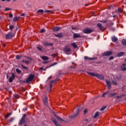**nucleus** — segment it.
Listing matches in <instances>:
<instances>
[{
  "label": "nucleus",
  "instance_id": "obj_1",
  "mask_svg": "<svg viewBox=\"0 0 126 126\" xmlns=\"http://www.w3.org/2000/svg\"><path fill=\"white\" fill-rule=\"evenodd\" d=\"M88 73V74H89V75H91L92 76H95V77H97V78H99L101 80H103V79H104V75L103 74H99L98 73H95L94 72H89Z\"/></svg>",
  "mask_w": 126,
  "mask_h": 126
},
{
  "label": "nucleus",
  "instance_id": "obj_2",
  "mask_svg": "<svg viewBox=\"0 0 126 126\" xmlns=\"http://www.w3.org/2000/svg\"><path fill=\"white\" fill-rule=\"evenodd\" d=\"M80 111H81V108L80 107V106H77V109L76 112V113L73 115L69 116V119H74V118H76V117H77Z\"/></svg>",
  "mask_w": 126,
  "mask_h": 126
},
{
  "label": "nucleus",
  "instance_id": "obj_3",
  "mask_svg": "<svg viewBox=\"0 0 126 126\" xmlns=\"http://www.w3.org/2000/svg\"><path fill=\"white\" fill-rule=\"evenodd\" d=\"M83 32L85 34H90V33L93 32V31L91 29H85L83 30Z\"/></svg>",
  "mask_w": 126,
  "mask_h": 126
},
{
  "label": "nucleus",
  "instance_id": "obj_4",
  "mask_svg": "<svg viewBox=\"0 0 126 126\" xmlns=\"http://www.w3.org/2000/svg\"><path fill=\"white\" fill-rule=\"evenodd\" d=\"M34 75L30 74L29 76V77L27 79L26 82L28 83L31 81H32V80H33V78H34Z\"/></svg>",
  "mask_w": 126,
  "mask_h": 126
},
{
  "label": "nucleus",
  "instance_id": "obj_5",
  "mask_svg": "<svg viewBox=\"0 0 126 126\" xmlns=\"http://www.w3.org/2000/svg\"><path fill=\"white\" fill-rule=\"evenodd\" d=\"M14 36V34L12 32L8 33L6 35L5 38L6 39H11L12 37Z\"/></svg>",
  "mask_w": 126,
  "mask_h": 126
},
{
  "label": "nucleus",
  "instance_id": "obj_6",
  "mask_svg": "<svg viewBox=\"0 0 126 126\" xmlns=\"http://www.w3.org/2000/svg\"><path fill=\"white\" fill-rule=\"evenodd\" d=\"M112 53L111 51H106L104 52L102 56L103 57H109V56H111L112 55Z\"/></svg>",
  "mask_w": 126,
  "mask_h": 126
},
{
  "label": "nucleus",
  "instance_id": "obj_7",
  "mask_svg": "<svg viewBox=\"0 0 126 126\" xmlns=\"http://www.w3.org/2000/svg\"><path fill=\"white\" fill-rule=\"evenodd\" d=\"M11 77H9V82H10V83H11V82H12L13 81V79H14V78H15V75L14 74V73H11Z\"/></svg>",
  "mask_w": 126,
  "mask_h": 126
},
{
  "label": "nucleus",
  "instance_id": "obj_8",
  "mask_svg": "<svg viewBox=\"0 0 126 126\" xmlns=\"http://www.w3.org/2000/svg\"><path fill=\"white\" fill-rule=\"evenodd\" d=\"M43 103L46 107H48L49 105L48 104V97L45 96L43 99Z\"/></svg>",
  "mask_w": 126,
  "mask_h": 126
},
{
  "label": "nucleus",
  "instance_id": "obj_9",
  "mask_svg": "<svg viewBox=\"0 0 126 126\" xmlns=\"http://www.w3.org/2000/svg\"><path fill=\"white\" fill-rule=\"evenodd\" d=\"M52 121L53 122L54 125H55V126H61V124H60L59 123H58V122H57V120H56V119H55V118L52 117L51 118Z\"/></svg>",
  "mask_w": 126,
  "mask_h": 126
},
{
  "label": "nucleus",
  "instance_id": "obj_10",
  "mask_svg": "<svg viewBox=\"0 0 126 126\" xmlns=\"http://www.w3.org/2000/svg\"><path fill=\"white\" fill-rule=\"evenodd\" d=\"M84 60H85L86 61H87V60H89V61H95L97 60V58L96 57L89 58L87 56H85Z\"/></svg>",
  "mask_w": 126,
  "mask_h": 126
},
{
  "label": "nucleus",
  "instance_id": "obj_11",
  "mask_svg": "<svg viewBox=\"0 0 126 126\" xmlns=\"http://www.w3.org/2000/svg\"><path fill=\"white\" fill-rule=\"evenodd\" d=\"M105 83H106L108 89H111V88H112V86H111V82H110L108 79L105 80Z\"/></svg>",
  "mask_w": 126,
  "mask_h": 126
},
{
  "label": "nucleus",
  "instance_id": "obj_12",
  "mask_svg": "<svg viewBox=\"0 0 126 126\" xmlns=\"http://www.w3.org/2000/svg\"><path fill=\"white\" fill-rule=\"evenodd\" d=\"M43 45H44L45 47H50L53 46L54 44L52 43H50L48 42H45L43 43Z\"/></svg>",
  "mask_w": 126,
  "mask_h": 126
},
{
  "label": "nucleus",
  "instance_id": "obj_13",
  "mask_svg": "<svg viewBox=\"0 0 126 126\" xmlns=\"http://www.w3.org/2000/svg\"><path fill=\"white\" fill-rule=\"evenodd\" d=\"M118 95V93H111L108 95L109 98H112V97H114V96H116Z\"/></svg>",
  "mask_w": 126,
  "mask_h": 126
},
{
  "label": "nucleus",
  "instance_id": "obj_14",
  "mask_svg": "<svg viewBox=\"0 0 126 126\" xmlns=\"http://www.w3.org/2000/svg\"><path fill=\"white\" fill-rule=\"evenodd\" d=\"M73 38L74 39H76L77 38H81V36L79 33H74Z\"/></svg>",
  "mask_w": 126,
  "mask_h": 126
},
{
  "label": "nucleus",
  "instance_id": "obj_15",
  "mask_svg": "<svg viewBox=\"0 0 126 126\" xmlns=\"http://www.w3.org/2000/svg\"><path fill=\"white\" fill-rule=\"evenodd\" d=\"M64 52L65 53H67L68 52H70V47L68 46H65L64 49H63Z\"/></svg>",
  "mask_w": 126,
  "mask_h": 126
},
{
  "label": "nucleus",
  "instance_id": "obj_16",
  "mask_svg": "<svg viewBox=\"0 0 126 126\" xmlns=\"http://www.w3.org/2000/svg\"><path fill=\"white\" fill-rule=\"evenodd\" d=\"M55 36L57 38H63V33L60 32L57 34H55Z\"/></svg>",
  "mask_w": 126,
  "mask_h": 126
},
{
  "label": "nucleus",
  "instance_id": "obj_17",
  "mask_svg": "<svg viewBox=\"0 0 126 126\" xmlns=\"http://www.w3.org/2000/svg\"><path fill=\"white\" fill-rule=\"evenodd\" d=\"M58 81V80H55L54 81H51L50 82V91L52 90V88H53V86L52 85V83H56Z\"/></svg>",
  "mask_w": 126,
  "mask_h": 126
},
{
  "label": "nucleus",
  "instance_id": "obj_18",
  "mask_svg": "<svg viewBox=\"0 0 126 126\" xmlns=\"http://www.w3.org/2000/svg\"><path fill=\"white\" fill-rule=\"evenodd\" d=\"M114 80L115 81H120V80H121V76H115L114 77Z\"/></svg>",
  "mask_w": 126,
  "mask_h": 126
},
{
  "label": "nucleus",
  "instance_id": "obj_19",
  "mask_svg": "<svg viewBox=\"0 0 126 126\" xmlns=\"http://www.w3.org/2000/svg\"><path fill=\"white\" fill-rule=\"evenodd\" d=\"M61 28V27H56L53 29V32H57V31H59V30H60Z\"/></svg>",
  "mask_w": 126,
  "mask_h": 126
},
{
  "label": "nucleus",
  "instance_id": "obj_20",
  "mask_svg": "<svg viewBox=\"0 0 126 126\" xmlns=\"http://www.w3.org/2000/svg\"><path fill=\"white\" fill-rule=\"evenodd\" d=\"M97 27H98V28H99L100 30H103V28H104L102 24L100 23L97 24Z\"/></svg>",
  "mask_w": 126,
  "mask_h": 126
},
{
  "label": "nucleus",
  "instance_id": "obj_21",
  "mask_svg": "<svg viewBox=\"0 0 126 126\" xmlns=\"http://www.w3.org/2000/svg\"><path fill=\"white\" fill-rule=\"evenodd\" d=\"M126 66V63H124L122 65V66H121V68L122 70H123L124 71H125V70H126V67H125Z\"/></svg>",
  "mask_w": 126,
  "mask_h": 126
},
{
  "label": "nucleus",
  "instance_id": "obj_22",
  "mask_svg": "<svg viewBox=\"0 0 126 126\" xmlns=\"http://www.w3.org/2000/svg\"><path fill=\"white\" fill-rule=\"evenodd\" d=\"M25 122H26V120L21 119L19 123V125H23V124H25Z\"/></svg>",
  "mask_w": 126,
  "mask_h": 126
},
{
  "label": "nucleus",
  "instance_id": "obj_23",
  "mask_svg": "<svg viewBox=\"0 0 126 126\" xmlns=\"http://www.w3.org/2000/svg\"><path fill=\"white\" fill-rule=\"evenodd\" d=\"M54 116L58 121H61L62 122H63V119H62V118H61L60 117L57 116L56 114H54Z\"/></svg>",
  "mask_w": 126,
  "mask_h": 126
},
{
  "label": "nucleus",
  "instance_id": "obj_24",
  "mask_svg": "<svg viewBox=\"0 0 126 126\" xmlns=\"http://www.w3.org/2000/svg\"><path fill=\"white\" fill-rule=\"evenodd\" d=\"M125 55V52H119L118 54H117V57H122V56H124Z\"/></svg>",
  "mask_w": 126,
  "mask_h": 126
},
{
  "label": "nucleus",
  "instance_id": "obj_25",
  "mask_svg": "<svg viewBox=\"0 0 126 126\" xmlns=\"http://www.w3.org/2000/svg\"><path fill=\"white\" fill-rule=\"evenodd\" d=\"M41 59L43 61H48V60H49V57L47 56H42Z\"/></svg>",
  "mask_w": 126,
  "mask_h": 126
},
{
  "label": "nucleus",
  "instance_id": "obj_26",
  "mask_svg": "<svg viewBox=\"0 0 126 126\" xmlns=\"http://www.w3.org/2000/svg\"><path fill=\"white\" fill-rule=\"evenodd\" d=\"M116 12H117V13H122V12H123V10L120 8H118V9L116 10Z\"/></svg>",
  "mask_w": 126,
  "mask_h": 126
},
{
  "label": "nucleus",
  "instance_id": "obj_27",
  "mask_svg": "<svg viewBox=\"0 0 126 126\" xmlns=\"http://www.w3.org/2000/svg\"><path fill=\"white\" fill-rule=\"evenodd\" d=\"M112 42H116V41H118V38L116 36L112 37Z\"/></svg>",
  "mask_w": 126,
  "mask_h": 126
},
{
  "label": "nucleus",
  "instance_id": "obj_28",
  "mask_svg": "<svg viewBox=\"0 0 126 126\" xmlns=\"http://www.w3.org/2000/svg\"><path fill=\"white\" fill-rule=\"evenodd\" d=\"M109 93H110V91H106V92L103 94L102 97H103L104 98H105V95H107V94H109Z\"/></svg>",
  "mask_w": 126,
  "mask_h": 126
},
{
  "label": "nucleus",
  "instance_id": "obj_29",
  "mask_svg": "<svg viewBox=\"0 0 126 126\" xmlns=\"http://www.w3.org/2000/svg\"><path fill=\"white\" fill-rule=\"evenodd\" d=\"M109 93H110V91H106V92L103 94L102 97H103L104 98H105V95H107V94H109Z\"/></svg>",
  "mask_w": 126,
  "mask_h": 126
},
{
  "label": "nucleus",
  "instance_id": "obj_30",
  "mask_svg": "<svg viewBox=\"0 0 126 126\" xmlns=\"http://www.w3.org/2000/svg\"><path fill=\"white\" fill-rule=\"evenodd\" d=\"M99 116V112H96L94 116V119H96Z\"/></svg>",
  "mask_w": 126,
  "mask_h": 126
},
{
  "label": "nucleus",
  "instance_id": "obj_31",
  "mask_svg": "<svg viewBox=\"0 0 126 126\" xmlns=\"http://www.w3.org/2000/svg\"><path fill=\"white\" fill-rule=\"evenodd\" d=\"M71 45L72 46L74 49H76V48H77V45L74 42L71 43Z\"/></svg>",
  "mask_w": 126,
  "mask_h": 126
},
{
  "label": "nucleus",
  "instance_id": "obj_32",
  "mask_svg": "<svg viewBox=\"0 0 126 126\" xmlns=\"http://www.w3.org/2000/svg\"><path fill=\"white\" fill-rule=\"evenodd\" d=\"M37 50H38V51H39V52H43V47H36Z\"/></svg>",
  "mask_w": 126,
  "mask_h": 126
},
{
  "label": "nucleus",
  "instance_id": "obj_33",
  "mask_svg": "<svg viewBox=\"0 0 126 126\" xmlns=\"http://www.w3.org/2000/svg\"><path fill=\"white\" fill-rule=\"evenodd\" d=\"M16 72H17V73H19V74L22 73V72L21 70H20L18 68L16 69Z\"/></svg>",
  "mask_w": 126,
  "mask_h": 126
},
{
  "label": "nucleus",
  "instance_id": "obj_34",
  "mask_svg": "<svg viewBox=\"0 0 126 126\" xmlns=\"http://www.w3.org/2000/svg\"><path fill=\"white\" fill-rule=\"evenodd\" d=\"M122 43L123 45H124V46H126V39H123L122 40Z\"/></svg>",
  "mask_w": 126,
  "mask_h": 126
},
{
  "label": "nucleus",
  "instance_id": "obj_35",
  "mask_svg": "<svg viewBox=\"0 0 126 126\" xmlns=\"http://www.w3.org/2000/svg\"><path fill=\"white\" fill-rule=\"evenodd\" d=\"M56 64H58V63H55L54 64L50 65L49 66H46V68H49V67H51V66H54V65H56Z\"/></svg>",
  "mask_w": 126,
  "mask_h": 126
},
{
  "label": "nucleus",
  "instance_id": "obj_36",
  "mask_svg": "<svg viewBox=\"0 0 126 126\" xmlns=\"http://www.w3.org/2000/svg\"><path fill=\"white\" fill-rule=\"evenodd\" d=\"M38 13H43L44 12V10L43 9H39L37 11Z\"/></svg>",
  "mask_w": 126,
  "mask_h": 126
},
{
  "label": "nucleus",
  "instance_id": "obj_37",
  "mask_svg": "<svg viewBox=\"0 0 126 126\" xmlns=\"http://www.w3.org/2000/svg\"><path fill=\"white\" fill-rule=\"evenodd\" d=\"M21 65L22 67H23V68H24V69H28V67H27L24 66V65H23V64L21 63Z\"/></svg>",
  "mask_w": 126,
  "mask_h": 126
},
{
  "label": "nucleus",
  "instance_id": "obj_38",
  "mask_svg": "<svg viewBox=\"0 0 126 126\" xmlns=\"http://www.w3.org/2000/svg\"><path fill=\"white\" fill-rule=\"evenodd\" d=\"M18 19H19V17H14L13 21H17V20H18Z\"/></svg>",
  "mask_w": 126,
  "mask_h": 126
},
{
  "label": "nucleus",
  "instance_id": "obj_39",
  "mask_svg": "<svg viewBox=\"0 0 126 126\" xmlns=\"http://www.w3.org/2000/svg\"><path fill=\"white\" fill-rule=\"evenodd\" d=\"M112 84H114V85H118V83L115 81H114V80H112Z\"/></svg>",
  "mask_w": 126,
  "mask_h": 126
},
{
  "label": "nucleus",
  "instance_id": "obj_40",
  "mask_svg": "<svg viewBox=\"0 0 126 126\" xmlns=\"http://www.w3.org/2000/svg\"><path fill=\"white\" fill-rule=\"evenodd\" d=\"M14 28V26H13L12 25H11L9 26V29L10 30H12Z\"/></svg>",
  "mask_w": 126,
  "mask_h": 126
},
{
  "label": "nucleus",
  "instance_id": "obj_41",
  "mask_svg": "<svg viewBox=\"0 0 126 126\" xmlns=\"http://www.w3.org/2000/svg\"><path fill=\"white\" fill-rule=\"evenodd\" d=\"M25 118H26V114H23V117H22L21 119L22 120H26Z\"/></svg>",
  "mask_w": 126,
  "mask_h": 126
},
{
  "label": "nucleus",
  "instance_id": "obj_42",
  "mask_svg": "<svg viewBox=\"0 0 126 126\" xmlns=\"http://www.w3.org/2000/svg\"><path fill=\"white\" fill-rule=\"evenodd\" d=\"M25 118H26V114H23V117H22L21 119L22 120H26Z\"/></svg>",
  "mask_w": 126,
  "mask_h": 126
},
{
  "label": "nucleus",
  "instance_id": "obj_43",
  "mask_svg": "<svg viewBox=\"0 0 126 126\" xmlns=\"http://www.w3.org/2000/svg\"><path fill=\"white\" fill-rule=\"evenodd\" d=\"M22 63H27V64H28V63H30V62H29V61H26L23 60L22 61Z\"/></svg>",
  "mask_w": 126,
  "mask_h": 126
},
{
  "label": "nucleus",
  "instance_id": "obj_44",
  "mask_svg": "<svg viewBox=\"0 0 126 126\" xmlns=\"http://www.w3.org/2000/svg\"><path fill=\"white\" fill-rule=\"evenodd\" d=\"M16 59H17V60H20V59H21V56L18 55L16 57Z\"/></svg>",
  "mask_w": 126,
  "mask_h": 126
},
{
  "label": "nucleus",
  "instance_id": "obj_45",
  "mask_svg": "<svg viewBox=\"0 0 126 126\" xmlns=\"http://www.w3.org/2000/svg\"><path fill=\"white\" fill-rule=\"evenodd\" d=\"M106 108H107V107H106V106H103V107H101L100 108V111H104V110H105V109H106Z\"/></svg>",
  "mask_w": 126,
  "mask_h": 126
},
{
  "label": "nucleus",
  "instance_id": "obj_46",
  "mask_svg": "<svg viewBox=\"0 0 126 126\" xmlns=\"http://www.w3.org/2000/svg\"><path fill=\"white\" fill-rule=\"evenodd\" d=\"M18 97V94H14L13 96L14 99H17Z\"/></svg>",
  "mask_w": 126,
  "mask_h": 126
},
{
  "label": "nucleus",
  "instance_id": "obj_47",
  "mask_svg": "<svg viewBox=\"0 0 126 126\" xmlns=\"http://www.w3.org/2000/svg\"><path fill=\"white\" fill-rule=\"evenodd\" d=\"M10 115H11V113H8V114H7L5 116V118H6V119H7V118H8V117L10 116Z\"/></svg>",
  "mask_w": 126,
  "mask_h": 126
},
{
  "label": "nucleus",
  "instance_id": "obj_48",
  "mask_svg": "<svg viewBox=\"0 0 126 126\" xmlns=\"http://www.w3.org/2000/svg\"><path fill=\"white\" fill-rule=\"evenodd\" d=\"M4 10V11H7L8 10H11V9L6 7Z\"/></svg>",
  "mask_w": 126,
  "mask_h": 126
},
{
  "label": "nucleus",
  "instance_id": "obj_49",
  "mask_svg": "<svg viewBox=\"0 0 126 126\" xmlns=\"http://www.w3.org/2000/svg\"><path fill=\"white\" fill-rule=\"evenodd\" d=\"M122 95H119L116 97V99H121L122 98Z\"/></svg>",
  "mask_w": 126,
  "mask_h": 126
},
{
  "label": "nucleus",
  "instance_id": "obj_50",
  "mask_svg": "<svg viewBox=\"0 0 126 126\" xmlns=\"http://www.w3.org/2000/svg\"><path fill=\"white\" fill-rule=\"evenodd\" d=\"M40 32L41 33H44V32H45V29H42L40 30Z\"/></svg>",
  "mask_w": 126,
  "mask_h": 126
},
{
  "label": "nucleus",
  "instance_id": "obj_51",
  "mask_svg": "<svg viewBox=\"0 0 126 126\" xmlns=\"http://www.w3.org/2000/svg\"><path fill=\"white\" fill-rule=\"evenodd\" d=\"M112 60H114V57L113 56H111L109 59V61H112Z\"/></svg>",
  "mask_w": 126,
  "mask_h": 126
},
{
  "label": "nucleus",
  "instance_id": "obj_52",
  "mask_svg": "<svg viewBox=\"0 0 126 126\" xmlns=\"http://www.w3.org/2000/svg\"><path fill=\"white\" fill-rule=\"evenodd\" d=\"M100 22H101V23H107V21L106 20L100 21Z\"/></svg>",
  "mask_w": 126,
  "mask_h": 126
},
{
  "label": "nucleus",
  "instance_id": "obj_53",
  "mask_svg": "<svg viewBox=\"0 0 126 126\" xmlns=\"http://www.w3.org/2000/svg\"><path fill=\"white\" fill-rule=\"evenodd\" d=\"M13 15H12V14L10 13L9 14V17H10V18L13 17Z\"/></svg>",
  "mask_w": 126,
  "mask_h": 126
},
{
  "label": "nucleus",
  "instance_id": "obj_54",
  "mask_svg": "<svg viewBox=\"0 0 126 126\" xmlns=\"http://www.w3.org/2000/svg\"><path fill=\"white\" fill-rule=\"evenodd\" d=\"M71 29H72V30H76V29H77V28H76L75 27H72Z\"/></svg>",
  "mask_w": 126,
  "mask_h": 126
},
{
  "label": "nucleus",
  "instance_id": "obj_55",
  "mask_svg": "<svg viewBox=\"0 0 126 126\" xmlns=\"http://www.w3.org/2000/svg\"><path fill=\"white\" fill-rule=\"evenodd\" d=\"M86 113H87V109H86L84 111V114H86Z\"/></svg>",
  "mask_w": 126,
  "mask_h": 126
},
{
  "label": "nucleus",
  "instance_id": "obj_56",
  "mask_svg": "<svg viewBox=\"0 0 126 126\" xmlns=\"http://www.w3.org/2000/svg\"><path fill=\"white\" fill-rule=\"evenodd\" d=\"M48 62L47 61H44L43 62V63H44V64H46V63H48Z\"/></svg>",
  "mask_w": 126,
  "mask_h": 126
},
{
  "label": "nucleus",
  "instance_id": "obj_57",
  "mask_svg": "<svg viewBox=\"0 0 126 126\" xmlns=\"http://www.w3.org/2000/svg\"><path fill=\"white\" fill-rule=\"evenodd\" d=\"M39 70H43L44 69V68H43L42 67L39 68Z\"/></svg>",
  "mask_w": 126,
  "mask_h": 126
},
{
  "label": "nucleus",
  "instance_id": "obj_58",
  "mask_svg": "<svg viewBox=\"0 0 126 126\" xmlns=\"http://www.w3.org/2000/svg\"><path fill=\"white\" fill-rule=\"evenodd\" d=\"M13 118H11L10 120H9V122H13Z\"/></svg>",
  "mask_w": 126,
  "mask_h": 126
},
{
  "label": "nucleus",
  "instance_id": "obj_59",
  "mask_svg": "<svg viewBox=\"0 0 126 126\" xmlns=\"http://www.w3.org/2000/svg\"><path fill=\"white\" fill-rule=\"evenodd\" d=\"M25 15V13H22L21 14V16H24Z\"/></svg>",
  "mask_w": 126,
  "mask_h": 126
},
{
  "label": "nucleus",
  "instance_id": "obj_60",
  "mask_svg": "<svg viewBox=\"0 0 126 126\" xmlns=\"http://www.w3.org/2000/svg\"><path fill=\"white\" fill-rule=\"evenodd\" d=\"M45 12H51V11H50V10H45Z\"/></svg>",
  "mask_w": 126,
  "mask_h": 126
},
{
  "label": "nucleus",
  "instance_id": "obj_61",
  "mask_svg": "<svg viewBox=\"0 0 126 126\" xmlns=\"http://www.w3.org/2000/svg\"><path fill=\"white\" fill-rule=\"evenodd\" d=\"M51 78H52V76H50L48 78L47 81H48L49 79H51Z\"/></svg>",
  "mask_w": 126,
  "mask_h": 126
},
{
  "label": "nucleus",
  "instance_id": "obj_62",
  "mask_svg": "<svg viewBox=\"0 0 126 126\" xmlns=\"http://www.w3.org/2000/svg\"><path fill=\"white\" fill-rule=\"evenodd\" d=\"M23 111H27V108H23Z\"/></svg>",
  "mask_w": 126,
  "mask_h": 126
},
{
  "label": "nucleus",
  "instance_id": "obj_63",
  "mask_svg": "<svg viewBox=\"0 0 126 126\" xmlns=\"http://www.w3.org/2000/svg\"><path fill=\"white\" fill-rule=\"evenodd\" d=\"M85 122H88V119H85Z\"/></svg>",
  "mask_w": 126,
  "mask_h": 126
},
{
  "label": "nucleus",
  "instance_id": "obj_64",
  "mask_svg": "<svg viewBox=\"0 0 126 126\" xmlns=\"http://www.w3.org/2000/svg\"><path fill=\"white\" fill-rule=\"evenodd\" d=\"M116 16H117L116 15H113V17L115 18V17H116Z\"/></svg>",
  "mask_w": 126,
  "mask_h": 126
}]
</instances>
